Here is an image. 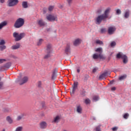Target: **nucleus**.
<instances>
[{
  "label": "nucleus",
  "mask_w": 131,
  "mask_h": 131,
  "mask_svg": "<svg viewBox=\"0 0 131 131\" xmlns=\"http://www.w3.org/2000/svg\"><path fill=\"white\" fill-rule=\"evenodd\" d=\"M47 125H48L47 124V122H46L45 121H42V122H40V123H39L40 128H41L42 129L46 128Z\"/></svg>",
  "instance_id": "obj_13"
},
{
  "label": "nucleus",
  "mask_w": 131,
  "mask_h": 131,
  "mask_svg": "<svg viewBox=\"0 0 131 131\" xmlns=\"http://www.w3.org/2000/svg\"><path fill=\"white\" fill-rule=\"evenodd\" d=\"M96 131H101V125H99L96 127Z\"/></svg>",
  "instance_id": "obj_40"
},
{
  "label": "nucleus",
  "mask_w": 131,
  "mask_h": 131,
  "mask_svg": "<svg viewBox=\"0 0 131 131\" xmlns=\"http://www.w3.org/2000/svg\"><path fill=\"white\" fill-rule=\"evenodd\" d=\"M6 120L9 122V123H13V120H12V118L10 117V116H8L6 118Z\"/></svg>",
  "instance_id": "obj_25"
},
{
  "label": "nucleus",
  "mask_w": 131,
  "mask_h": 131,
  "mask_svg": "<svg viewBox=\"0 0 131 131\" xmlns=\"http://www.w3.org/2000/svg\"><path fill=\"white\" fill-rule=\"evenodd\" d=\"M6 46L5 45H1L0 46V50L4 51V50H6Z\"/></svg>",
  "instance_id": "obj_36"
},
{
  "label": "nucleus",
  "mask_w": 131,
  "mask_h": 131,
  "mask_svg": "<svg viewBox=\"0 0 131 131\" xmlns=\"http://www.w3.org/2000/svg\"><path fill=\"white\" fill-rule=\"evenodd\" d=\"M76 111L77 113H79V114H81L82 113V107L80 105H78L77 106V110Z\"/></svg>",
  "instance_id": "obj_17"
},
{
  "label": "nucleus",
  "mask_w": 131,
  "mask_h": 131,
  "mask_svg": "<svg viewBox=\"0 0 131 131\" xmlns=\"http://www.w3.org/2000/svg\"><path fill=\"white\" fill-rule=\"evenodd\" d=\"M128 17H129V11H126L125 12L124 17L126 19H127V18H128Z\"/></svg>",
  "instance_id": "obj_28"
},
{
  "label": "nucleus",
  "mask_w": 131,
  "mask_h": 131,
  "mask_svg": "<svg viewBox=\"0 0 131 131\" xmlns=\"http://www.w3.org/2000/svg\"><path fill=\"white\" fill-rule=\"evenodd\" d=\"M59 119H60V117H59V116H57L56 118H54V120L52 122H58Z\"/></svg>",
  "instance_id": "obj_35"
},
{
  "label": "nucleus",
  "mask_w": 131,
  "mask_h": 131,
  "mask_svg": "<svg viewBox=\"0 0 131 131\" xmlns=\"http://www.w3.org/2000/svg\"><path fill=\"white\" fill-rule=\"evenodd\" d=\"M80 43H81V40L80 39H76L74 42V46L77 47V46H79Z\"/></svg>",
  "instance_id": "obj_14"
},
{
  "label": "nucleus",
  "mask_w": 131,
  "mask_h": 131,
  "mask_svg": "<svg viewBox=\"0 0 131 131\" xmlns=\"http://www.w3.org/2000/svg\"><path fill=\"white\" fill-rule=\"evenodd\" d=\"M46 19L48 20V21H57V16L53 14H49L47 16Z\"/></svg>",
  "instance_id": "obj_5"
},
{
  "label": "nucleus",
  "mask_w": 131,
  "mask_h": 131,
  "mask_svg": "<svg viewBox=\"0 0 131 131\" xmlns=\"http://www.w3.org/2000/svg\"><path fill=\"white\" fill-rule=\"evenodd\" d=\"M68 5L70 6H71V4H72L73 0H67Z\"/></svg>",
  "instance_id": "obj_42"
},
{
  "label": "nucleus",
  "mask_w": 131,
  "mask_h": 131,
  "mask_svg": "<svg viewBox=\"0 0 131 131\" xmlns=\"http://www.w3.org/2000/svg\"><path fill=\"white\" fill-rule=\"evenodd\" d=\"M4 62H6V59H0V64H2V63H4Z\"/></svg>",
  "instance_id": "obj_45"
},
{
  "label": "nucleus",
  "mask_w": 131,
  "mask_h": 131,
  "mask_svg": "<svg viewBox=\"0 0 131 131\" xmlns=\"http://www.w3.org/2000/svg\"><path fill=\"white\" fill-rule=\"evenodd\" d=\"M110 11H111V8H107L104 11V14L102 15L107 19L108 18L109 13H110Z\"/></svg>",
  "instance_id": "obj_12"
},
{
  "label": "nucleus",
  "mask_w": 131,
  "mask_h": 131,
  "mask_svg": "<svg viewBox=\"0 0 131 131\" xmlns=\"http://www.w3.org/2000/svg\"><path fill=\"white\" fill-rule=\"evenodd\" d=\"M38 24L40 26H45V25H46V24L43 22L42 19L38 20Z\"/></svg>",
  "instance_id": "obj_24"
},
{
  "label": "nucleus",
  "mask_w": 131,
  "mask_h": 131,
  "mask_svg": "<svg viewBox=\"0 0 131 131\" xmlns=\"http://www.w3.org/2000/svg\"><path fill=\"white\" fill-rule=\"evenodd\" d=\"M37 86L39 89H41V88L42 86L41 81H38Z\"/></svg>",
  "instance_id": "obj_30"
},
{
  "label": "nucleus",
  "mask_w": 131,
  "mask_h": 131,
  "mask_svg": "<svg viewBox=\"0 0 131 131\" xmlns=\"http://www.w3.org/2000/svg\"><path fill=\"white\" fill-rule=\"evenodd\" d=\"M95 52L101 53L103 52V49L102 48H97L95 50Z\"/></svg>",
  "instance_id": "obj_27"
},
{
  "label": "nucleus",
  "mask_w": 131,
  "mask_h": 131,
  "mask_svg": "<svg viewBox=\"0 0 131 131\" xmlns=\"http://www.w3.org/2000/svg\"><path fill=\"white\" fill-rule=\"evenodd\" d=\"M0 3H1V4H4V3H5V0H0Z\"/></svg>",
  "instance_id": "obj_51"
},
{
  "label": "nucleus",
  "mask_w": 131,
  "mask_h": 131,
  "mask_svg": "<svg viewBox=\"0 0 131 131\" xmlns=\"http://www.w3.org/2000/svg\"><path fill=\"white\" fill-rule=\"evenodd\" d=\"M4 86V82L2 81V78L0 77V90L3 89Z\"/></svg>",
  "instance_id": "obj_31"
},
{
  "label": "nucleus",
  "mask_w": 131,
  "mask_h": 131,
  "mask_svg": "<svg viewBox=\"0 0 131 131\" xmlns=\"http://www.w3.org/2000/svg\"><path fill=\"white\" fill-rule=\"evenodd\" d=\"M84 103H86V105L91 104V100H90L89 98H87L85 99Z\"/></svg>",
  "instance_id": "obj_32"
},
{
  "label": "nucleus",
  "mask_w": 131,
  "mask_h": 131,
  "mask_svg": "<svg viewBox=\"0 0 131 131\" xmlns=\"http://www.w3.org/2000/svg\"><path fill=\"white\" fill-rule=\"evenodd\" d=\"M24 19L22 18H19L17 19L15 24H14V27L15 28H20V27H22L24 25Z\"/></svg>",
  "instance_id": "obj_2"
},
{
  "label": "nucleus",
  "mask_w": 131,
  "mask_h": 131,
  "mask_svg": "<svg viewBox=\"0 0 131 131\" xmlns=\"http://www.w3.org/2000/svg\"><path fill=\"white\" fill-rule=\"evenodd\" d=\"M46 52L52 53V45L51 44L47 45Z\"/></svg>",
  "instance_id": "obj_16"
},
{
  "label": "nucleus",
  "mask_w": 131,
  "mask_h": 131,
  "mask_svg": "<svg viewBox=\"0 0 131 131\" xmlns=\"http://www.w3.org/2000/svg\"><path fill=\"white\" fill-rule=\"evenodd\" d=\"M104 32H106V29H101V33H104Z\"/></svg>",
  "instance_id": "obj_46"
},
{
  "label": "nucleus",
  "mask_w": 131,
  "mask_h": 131,
  "mask_svg": "<svg viewBox=\"0 0 131 131\" xmlns=\"http://www.w3.org/2000/svg\"><path fill=\"white\" fill-rule=\"evenodd\" d=\"M118 128L117 127H114L112 128V130L116 131V130H117Z\"/></svg>",
  "instance_id": "obj_47"
},
{
  "label": "nucleus",
  "mask_w": 131,
  "mask_h": 131,
  "mask_svg": "<svg viewBox=\"0 0 131 131\" xmlns=\"http://www.w3.org/2000/svg\"><path fill=\"white\" fill-rule=\"evenodd\" d=\"M93 58L95 60L98 59V58H99V59H105V57H104V56H103V55H102L101 54H95L93 55Z\"/></svg>",
  "instance_id": "obj_11"
},
{
  "label": "nucleus",
  "mask_w": 131,
  "mask_h": 131,
  "mask_svg": "<svg viewBox=\"0 0 131 131\" xmlns=\"http://www.w3.org/2000/svg\"><path fill=\"white\" fill-rule=\"evenodd\" d=\"M8 24V23L6 21H4L3 22H2L0 24V30H2L5 26H7V25Z\"/></svg>",
  "instance_id": "obj_18"
},
{
  "label": "nucleus",
  "mask_w": 131,
  "mask_h": 131,
  "mask_svg": "<svg viewBox=\"0 0 131 131\" xmlns=\"http://www.w3.org/2000/svg\"><path fill=\"white\" fill-rule=\"evenodd\" d=\"M22 7L24 9H27L28 8V2L24 1L22 2Z\"/></svg>",
  "instance_id": "obj_20"
},
{
  "label": "nucleus",
  "mask_w": 131,
  "mask_h": 131,
  "mask_svg": "<svg viewBox=\"0 0 131 131\" xmlns=\"http://www.w3.org/2000/svg\"><path fill=\"white\" fill-rule=\"evenodd\" d=\"M42 106L43 108H45V104H42Z\"/></svg>",
  "instance_id": "obj_52"
},
{
  "label": "nucleus",
  "mask_w": 131,
  "mask_h": 131,
  "mask_svg": "<svg viewBox=\"0 0 131 131\" xmlns=\"http://www.w3.org/2000/svg\"><path fill=\"white\" fill-rule=\"evenodd\" d=\"M127 75H123V76H120L119 78V80H123V79H125V78H126L127 77Z\"/></svg>",
  "instance_id": "obj_26"
},
{
  "label": "nucleus",
  "mask_w": 131,
  "mask_h": 131,
  "mask_svg": "<svg viewBox=\"0 0 131 131\" xmlns=\"http://www.w3.org/2000/svg\"><path fill=\"white\" fill-rule=\"evenodd\" d=\"M116 30V28L115 27H110L108 28V34H113Z\"/></svg>",
  "instance_id": "obj_9"
},
{
  "label": "nucleus",
  "mask_w": 131,
  "mask_h": 131,
  "mask_svg": "<svg viewBox=\"0 0 131 131\" xmlns=\"http://www.w3.org/2000/svg\"><path fill=\"white\" fill-rule=\"evenodd\" d=\"M5 68H10L11 67V62H8L4 65Z\"/></svg>",
  "instance_id": "obj_29"
},
{
  "label": "nucleus",
  "mask_w": 131,
  "mask_h": 131,
  "mask_svg": "<svg viewBox=\"0 0 131 131\" xmlns=\"http://www.w3.org/2000/svg\"><path fill=\"white\" fill-rule=\"evenodd\" d=\"M77 72L78 73H79L80 72V69L78 68V69H77Z\"/></svg>",
  "instance_id": "obj_50"
},
{
  "label": "nucleus",
  "mask_w": 131,
  "mask_h": 131,
  "mask_svg": "<svg viewBox=\"0 0 131 131\" xmlns=\"http://www.w3.org/2000/svg\"><path fill=\"white\" fill-rule=\"evenodd\" d=\"M129 115H128V114H127V113L125 114L123 116V118H124L125 119H127Z\"/></svg>",
  "instance_id": "obj_38"
},
{
  "label": "nucleus",
  "mask_w": 131,
  "mask_h": 131,
  "mask_svg": "<svg viewBox=\"0 0 131 131\" xmlns=\"http://www.w3.org/2000/svg\"><path fill=\"white\" fill-rule=\"evenodd\" d=\"M29 79V78L27 76H24L20 80L19 84L20 85H22V84H24V83H26Z\"/></svg>",
  "instance_id": "obj_8"
},
{
  "label": "nucleus",
  "mask_w": 131,
  "mask_h": 131,
  "mask_svg": "<svg viewBox=\"0 0 131 131\" xmlns=\"http://www.w3.org/2000/svg\"><path fill=\"white\" fill-rule=\"evenodd\" d=\"M48 10L50 12H51V11H53V10H54V6H50L48 8Z\"/></svg>",
  "instance_id": "obj_41"
},
{
  "label": "nucleus",
  "mask_w": 131,
  "mask_h": 131,
  "mask_svg": "<svg viewBox=\"0 0 131 131\" xmlns=\"http://www.w3.org/2000/svg\"><path fill=\"white\" fill-rule=\"evenodd\" d=\"M117 59H122L124 64H126L127 63V56L123 54V53H119L117 54Z\"/></svg>",
  "instance_id": "obj_3"
},
{
  "label": "nucleus",
  "mask_w": 131,
  "mask_h": 131,
  "mask_svg": "<svg viewBox=\"0 0 131 131\" xmlns=\"http://www.w3.org/2000/svg\"><path fill=\"white\" fill-rule=\"evenodd\" d=\"M70 44H68L67 47H66L64 52L67 55H68V54H70Z\"/></svg>",
  "instance_id": "obj_15"
},
{
  "label": "nucleus",
  "mask_w": 131,
  "mask_h": 131,
  "mask_svg": "<svg viewBox=\"0 0 131 131\" xmlns=\"http://www.w3.org/2000/svg\"><path fill=\"white\" fill-rule=\"evenodd\" d=\"M46 54L44 56V59H49L50 57H51V54H52V52H46Z\"/></svg>",
  "instance_id": "obj_23"
},
{
  "label": "nucleus",
  "mask_w": 131,
  "mask_h": 131,
  "mask_svg": "<svg viewBox=\"0 0 131 131\" xmlns=\"http://www.w3.org/2000/svg\"><path fill=\"white\" fill-rule=\"evenodd\" d=\"M97 70H98V69H97V68L93 69V73H95V72H97Z\"/></svg>",
  "instance_id": "obj_48"
},
{
  "label": "nucleus",
  "mask_w": 131,
  "mask_h": 131,
  "mask_svg": "<svg viewBox=\"0 0 131 131\" xmlns=\"http://www.w3.org/2000/svg\"><path fill=\"white\" fill-rule=\"evenodd\" d=\"M93 100L95 102H97V101L99 100V96H93Z\"/></svg>",
  "instance_id": "obj_34"
},
{
  "label": "nucleus",
  "mask_w": 131,
  "mask_h": 131,
  "mask_svg": "<svg viewBox=\"0 0 131 131\" xmlns=\"http://www.w3.org/2000/svg\"><path fill=\"white\" fill-rule=\"evenodd\" d=\"M95 43L96 45H99V46H104V43L103 42V41L97 39L95 41Z\"/></svg>",
  "instance_id": "obj_19"
},
{
  "label": "nucleus",
  "mask_w": 131,
  "mask_h": 131,
  "mask_svg": "<svg viewBox=\"0 0 131 131\" xmlns=\"http://www.w3.org/2000/svg\"><path fill=\"white\" fill-rule=\"evenodd\" d=\"M57 72H58L57 71H54L53 72L52 76V79H56V78L57 77Z\"/></svg>",
  "instance_id": "obj_22"
},
{
  "label": "nucleus",
  "mask_w": 131,
  "mask_h": 131,
  "mask_svg": "<svg viewBox=\"0 0 131 131\" xmlns=\"http://www.w3.org/2000/svg\"><path fill=\"white\" fill-rule=\"evenodd\" d=\"M20 48V43H17L15 45H14L12 47V50H17Z\"/></svg>",
  "instance_id": "obj_21"
},
{
  "label": "nucleus",
  "mask_w": 131,
  "mask_h": 131,
  "mask_svg": "<svg viewBox=\"0 0 131 131\" xmlns=\"http://www.w3.org/2000/svg\"><path fill=\"white\" fill-rule=\"evenodd\" d=\"M26 36V34L25 33H21L19 34L18 33L15 32L13 34V36L14 37L15 41H19L22 38H24Z\"/></svg>",
  "instance_id": "obj_1"
},
{
  "label": "nucleus",
  "mask_w": 131,
  "mask_h": 131,
  "mask_svg": "<svg viewBox=\"0 0 131 131\" xmlns=\"http://www.w3.org/2000/svg\"><path fill=\"white\" fill-rule=\"evenodd\" d=\"M42 41H43V40L42 39H39L37 43V46H40V45L42 43Z\"/></svg>",
  "instance_id": "obj_33"
},
{
  "label": "nucleus",
  "mask_w": 131,
  "mask_h": 131,
  "mask_svg": "<svg viewBox=\"0 0 131 131\" xmlns=\"http://www.w3.org/2000/svg\"><path fill=\"white\" fill-rule=\"evenodd\" d=\"M111 47H115V46H116V42L115 41H113L111 43Z\"/></svg>",
  "instance_id": "obj_43"
},
{
  "label": "nucleus",
  "mask_w": 131,
  "mask_h": 131,
  "mask_svg": "<svg viewBox=\"0 0 131 131\" xmlns=\"http://www.w3.org/2000/svg\"><path fill=\"white\" fill-rule=\"evenodd\" d=\"M77 85H78V82H74L73 85V89L70 91V94L71 95H74L76 89H77Z\"/></svg>",
  "instance_id": "obj_7"
},
{
  "label": "nucleus",
  "mask_w": 131,
  "mask_h": 131,
  "mask_svg": "<svg viewBox=\"0 0 131 131\" xmlns=\"http://www.w3.org/2000/svg\"><path fill=\"white\" fill-rule=\"evenodd\" d=\"M116 13L117 15H120V14H121V10L119 9H117L116 10Z\"/></svg>",
  "instance_id": "obj_39"
},
{
  "label": "nucleus",
  "mask_w": 131,
  "mask_h": 131,
  "mask_svg": "<svg viewBox=\"0 0 131 131\" xmlns=\"http://www.w3.org/2000/svg\"><path fill=\"white\" fill-rule=\"evenodd\" d=\"M108 75H110V73L105 72L100 75L99 77V79H104V78H106V76H108Z\"/></svg>",
  "instance_id": "obj_10"
},
{
  "label": "nucleus",
  "mask_w": 131,
  "mask_h": 131,
  "mask_svg": "<svg viewBox=\"0 0 131 131\" xmlns=\"http://www.w3.org/2000/svg\"><path fill=\"white\" fill-rule=\"evenodd\" d=\"M115 90H116V88H115V87H112V88H111V91H115Z\"/></svg>",
  "instance_id": "obj_49"
},
{
  "label": "nucleus",
  "mask_w": 131,
  "mask_h": 131,
  "mask_svg": "<svg viewBox=\"0 0 131 131\" xmlns=\"http://www.w3.org/2000/svg\"><path fill=\"white\" fill-rule=\"evenodd\" d=\"M23 118V116H18L17 118V120H21V119H22Z\"/></svg>",
  "instance_id": "obj_44"
},
{
  "label": "nucleus",
  "mask_w": 131,
  "mask_h": 131,
  "mask_svg": "<svg viewBox=\"0 0 131 131\" xmlns=\"http://www.w3.org/2000/svg\"><path fill=\"white\" fill-rule=\"evenodd\" d=\"M46 11L44 10V13H46Z\"/></svg>",
  "instance_id": "obj_53"
},
{
  "label": "nucleus",
  "mask_w": 131,
  "mask_h": 131,
  "mask_svg": "<svg viewBox=\"0 0 131 131\" xmlns=\"http://www.w3.org/2000/svg\"><path fill=\"white\" fill-rule=\"evenodd\" d=\"M6 43V42L5 41V40H1L0 41V46H4Z\"/></svg>",
  "instance_id": "obj_37"
},
{
  "label": "nucleus",
  "mask_w": 131,
  "mask_h": 131,
  "mask_svg": "<svg viewBox=\"0 0 131 131\" xmlns=\"http://www.w3.org/2000/svg\"><path fill=\"white\" fill-rule=\"evenodd\" d=\"M107 18L103 15H99L96 19V24L97 25L101 24L102 21H106Z\"/></svg>",
  "instance_id": "obj_4"
},
{
  "label": "nucleus",
  "mask_w": 131,
  "mask_h": 131,
  "mask_svg": "<svg viewBox=\"0 0 131 131\" xmlns=\"http://www.w3.org/2000/svg\"><path fill=\"white\" fill-rule=\"evenodd\" d=\"M8 7H14L18 4L19 1L18 0H8Z\"/></svg>",
  "instance_id": "obj_6"
}]
</instances>
